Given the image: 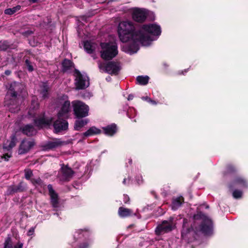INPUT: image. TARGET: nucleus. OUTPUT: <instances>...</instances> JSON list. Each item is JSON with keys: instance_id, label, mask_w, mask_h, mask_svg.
Segmentation results:
<instances>
[{"instance_id": "e433bc0d", "label": "nucleus", "mask_w": 248, "mask_h": 248, "mask_svg": "<svg viewBox=\"0 0 248 248\" xmlns=\"http://www.w3.org/2000/svg\"><path fill=\"white\" fill-rule=\"evenodd\" d=\"M136 181L138 184H141L143 182L142 177L141 175L137 176L136 178Z\"/></svg>"}, {"instance_id": "09e8293b", "label": "nucleus", "mask_w": 248, "mask_h": 248, "mask_svg": "<svg viewBox=\"0 0 248 248\" xmlns=\"http://www.w3.org/2000/svg\"><path fill=\"white\" fill-rule=\"evenodd\" d=\"M132 160L131 159L129 160V163H131Z\"/></svg>"}, {"instance_id": "a19ab883", "label": "nucleus", "mask_w": 248, "mask_h": 248, "mask_svg": "<svg viewBox=\"0 0 248 248\" xmlns=\"http://www.w3.org/2000/svg\"><path fill=\"white\" fill-rule=\"evenodd\" d=\"M23 244L20 243H18L15 246V248H22Z\"/></svg>"}, {"instance_id": "412c9836", "label": "nucleus", "mask_w": 248, "mask_h": 248, "mask_svg": "<svg viewBox=\"0 0 248 248\" xmlns=\"http://www.w3.org/2000/svg\"><path fill=\"white\" fill-rule=\"evenodd\" d=\"M96 45L91 41H85L84 42V48L88 53H92L95 48Z\"/></svg>"}, {"instance_id": "9d476101", "label": "nucleus", "mask_w": 248, "mask_h": 248, "mask_svg": "<svg viewBox=\"0 0 248 248\" xmlns=\"http://www.w3.org/2000/svg\"><path fill=\"white\" fill-rule=\"evenodd\" d=\"M175 222L173 217H170L168 220L163 221L161 224L158 225L155 229L156 233L160 234L161 233L168 232L175 227Z\"/></svg>"}, {"instance_id": "2f4dec72", "label": "nucleus", "mask_w": 248, "mask_h": 248, "mask_svg": "<svg viewBox=\"0 0 248 248\" xmlns=\"http://www.w3.org/2000/svg\"><path fill=\"white\" fill-rule=\"evenodd\" d=\"M32 175V171L30 170H25V178L29 180L31 178V176Z\"/></svg>"}, {"instance_id": "de8ad7c7", "label": "nucleus", "mask_w": 248, "mask_h": 248, "mask_svg": "<svg viewBox=\"0 0 248 248\" xmlns=\"http://www.w3.org/2000/svg\"><path fill=\"white\" fill-rule=\"evenodd\" d=\"M78 232H76V233H75V234H74V238H75V237H76V236L77 235V234H78Z\"/></svg>"}, {"instance_id": "20e7f679", "label": "nucleus", "mask_w": 248, "mask_h": 248, "mask_svg": "<svg viewBox=\"0 0 248 248\" xmlns=\"http://www.w3.org/2000/svg\"><path fill=\"white\" fill-rule=\"evenodd\" d=\"M39 107V104L37 102L33 100L30 110L29 111V115L30 117L34 118V122L36 126L39 127H43L50 125L52 121V118L46 117L44 114H42L39 116H36L37 112L34 111Z\"/></svg>"}, {"instance_id": "f3484780", "label": "nucleus", "mask_w": 248, "mask_h": 248, "mask_svg": "<svg viewBox=\"0 0 248 248\" xmlns=\"http://www.w3.org/2000/svg\"><path fill=\"white\" fill-rule=\"evenodd\" d=\"M101 132V129L95 127H91L87 131L82 134L83 136L85 137L92 136L93 135L100 134Z\"/></svg>"}, {"instance_id": "72a5a7b5", "label": "nucleus", "mask_w": 248, "mask_h": 248, "mask_svg": "<svg viewBox=\"0 0 248 248\" xmlns=\"http://www.w3.org/2000/svg\"><path fill=\"white\" fill-rule=\"evenodd\" d=\"M136 113V110L134 108H130L128 111H127V115L128 116V117L132 119L133 118L132 117V114L133 113Z\"/></svg>"}, {"instance_id": "ea45409f", "label": "nucleus", "mask_w": 248, "mask_h": 248, "mask_svg": "<svg viewBox=\"0 0 248 248\" xmlns=\"http://www.w3.org/2000/svg\"><path fill=\"white\" fill-rule=\"evenodd\" d=\"M124 203H126L129 201V198L127 195H124Z\"/></svg>"}, {"instance_id": "5701e85b", "label": "nucleus", "mask_w": 248, "mask_h": 248, "mask_svg": "<svg viewBox=\"0 0 248 248\" xmlns=\"http://www.w3.org/2000/svg\"><path fill=\"white\" fill-rule=\"evenodd\" d=\"M89 122L88 119L77 120L75 124L74 128L76 130H80V129L86 125Z\"/></svg>"}, {"instance_id": "7ed1b4c3", "label": "nucleus", "mask_w": 248, "mask_h": 248, "mask_svg": "<svg viewBox=\"0 0 248 248\" xmlns=\"http://www.w3.org/2000/svg\"><path fill=\"white\" fill-rule=\"evenodd\" d=\"M59 103L61 107L58 113V119L54 122L53 125L56 132H60L68 128V124L63 119H66L69 116L71 110L70 103L66 95H62L59 99Z\"/></svg>"}, {"instance_id": "cd10ccee", "label": "nucleus", "mask_w": 248, "mask_h": 248, "mask_svg": "<svg viewBox=\"0 0 248 248\" xmlns=\"http://www.w3.org/2000/svg\"><path fill=\"white\" fill-rule=\"evenodd\" d=\"M47 90L48 87L45 84H43V88L41 92V94L42 96V97L44 98H45L46 97H47Z\"/></svg>"}, {"instance_id": "6ab92c4d", "label": "nucleus", "mask_w": 248, "mask_h": 248, "mask_svg": "<svg viewBox=\"0 0 248 248\" xmlns=\"http://www.w3.org/2000/svg\"><path fill=\"white\" fill-rule=\"evenodd\" d=\"M104 133L108 136H113L116 132V126L113 124L106 127H103Z\"/></svg>"}, {"instance_id": "bb28decb", "label": "nucleus", "mask_w": 248, "mask_h": 248, "mask_svg": "<svg viewBox=\"0 0 248 248\" xmlns=\"http://www.w3.org/2000/svg\"><path fill=\"white\" fill-rule=\"evenodd\" d=\"M21 8L20 5H17L12 8L6 9L4 11V13L6 15H11L19 10Z\"/></svg>"}, {"instance_id": "c9c22d12", "label": "nucleus", "mask_w": 248, "mask_h": 248, "mask_svg": "<svg viewBox=\"0 0 248 248\" xmlns=\"http://www.w3.org/2000/svg\"><path fill=\"white\" fill-rule=\"evenodd\" d=\"M32 183L35 185H39L41 184L42 182L40 178H37V179L32 180Z\"/></svg>"}, {"instance_id": "8fccbe9b", "label": "nucleus", "mask_w": 248, "mask_h": 248, "mask_svg": "<svg viewBox=\"0 0 248 248\" xmlns=\"http://www.w3.org/2000/svg\"><path fill=\"white\" fill-rule=\"evenodd\" d=\"M184 72H185V73H186V70H185Z\"/></svg>"}, {"instance_id": "b1692460", "label": "nucleus", "mask_w": 248, "mask_h": 248, "mask_svg": "<svg viewBox=\"0 0 248 248\" xmlns=\"http://www.w3.org/2000/svg\"><path fill=\"white\" fill-rule=\"evenodd\" d=\"M234 184L236 186L244 187L247 186L248 182L242 177H239L236 178V179L234 180Z\"/></svg>"}, {"instance_id": "79ce46f5", "label": "nucleus", "mask_w": 248, "mask_h": 248, "mask_svg": "<svg viewBox=\"0 0 248 248\" xmlns=\"http://www.w3.org/2000/svg\"><path fill=\"white\" fill-rule=\"evenodd\" d=\"M148 102L151 103L153 105H156L157 104V102H156V101H155L154 100H152L151 99H149V102Z\"/></svg>"}, {"instance_id": "49530a36", "label": "nucleus", "mask_w": 248, "mask_h": 248, "mask_svg": "<svg viewBox=\"0 0 248 248\" xmlns=\"http://www.w3.org/2000/svg\"><path fill=\"white\" fill-rule=\"evenodd\" d=\"M38 0H30V1H31L32 3H35L37 2Z\"/></svg>"}, {"instance_id": "a878e982", "label": "nucleus", "mask_w": 248, "mask_h": 248, "mask_svg": "<svg viewBox=\"0 0 248 248\" xmlns=\"http://www.w3.org/2000/svg\"><path fill=\"white\" fill-rule=\"evenodd\" d=\"M73 66V62L67 59H65L62 62V68L64 71H67Z\"/></svg>"}, {"instance_id": "4468645a", "label": "nucleus", "mask_w": 248, "mask_h": 248, "mask_svg": "<svg viewBox=\"0 0 248 248\" xmlns=\"http://www.w3.org/2000/svg\"><path fill=\"white\" fill-rule=\"evenodd\" d=\"M73 171L67 166H63L59 172L58 177L61 181H69L73 176Z\"/></svg>"}, {"instance_id": "0eeeda50", "label": "nucleus", "mask_w": 248, "mask_h": 248, "mask_svg": "<svg viewBox=\"0 0 248 248\" xmlns=\"http://www.w3.org/2000/svg\"><path fill=\"white\" fill-rule=\"evenodd\" d=\"M73 110L76 116L78 118H82L88 115L89 107L83 102L75 100L72 102Z\"/></svg>"}, {"instance_id": "39448f33", "label": "nucleus", "mask_w": 248, "mask_h": 248, "mask_svg": "<svg viewBox=\"0 0 248 248\" xmlns=\"http://www.w3.org/2000/svg\"><path fill=\"white\" fill-rule=\"evenodd\" d=\"M24 89V85L18 82H14L10 84L7 92V96L10 95L14 98L11 101L13 104L6 103V105H8L9 109L11 112H16L19 109L18 106L16 104H15V102L16 103V97L18 93H22Z\"/></svg>"}, {"instance_id": "9b49d317", "label": "nucleus", "mask_w": 248, "mask_h": 248, "mask_svg": "<svg viewBox=\"0 0 248 248\" xmlns=\"http://www.w3.org/2000/svg\"><path fill=\"white\" fill-rule=\"evenodd\" d=\"M133 19L137 22H144L148 15V11L145 9L133 8L130 9Z\"/></svg>"}, {"instance_id": "c03bdc74", "label": "nucleus", "mask_w": 248, "mask_h": 248, "mask_svg": "<svg viewBox=\"0 0 248 248\" xmlns=\"http://www.w3.org/2000/svg\"><path fill=\"white\" fill-rule=\"evenodd\" d=\"M142 99L143 100H146L147 101L149 102V99H150V98H149L148 97L146 96V97H143L142 98Z\"/></svg>"}, {"instance_id": "4be33fe9", "label": "nucleus", "mask_w": 248, "mask_h": 248, "mask_svg": "<svg viewBox=\"0 0 248 248\" xmlns=\"http://www.w3.org/2000/svg\"><path fill=\"white\" fill-rule=\"evenodd\" d=\"M184 202V199L182 197H179L173 199L171 208L173 210H177Z\"/></svg>"}, {"instance_id": "6e6552de", "label": "nucleus", "mask_w": 248, "mask_h": 248, "mask_svg": "<svg viewBox=\"0 0 248 248\" xmlns=\"http://www.w3.org/2000/svg\"><path fill=\"white\" fill-rule=\"evenodd\" d=\"M74 76L76 89H83L89 86V79L85 73H81L79 71L75 70Z\"/></svg>"}, {"instance_id": "473e14b6", "label": "nucleus", "mask_w": 248, "mask_h": 248, "mask_svg": "<svg viewBox=\"0 0 248 248\" xmlns=\"http://www.w3.org/2000/svg\"><path fill=\"white\" fill-rule=\"evenodd\" d=\"M25 62L27 66L28 70L30 72L32 71L33 70V68L32 66L31 65V63L30 62V61L28 60H26Z\"/></svg>"}, {"instance_id": "a18cd8bd", "label": "nucleus", "mask_w": 248, "mask_h": 248, "mask_svg": "<svg viewBox=\"0 0 248 248\" xmlns=\"http://www.w3.org/2000/svg\"><path fill=\"white\" fill-rule=\"evenodd\" d=\"M5 74L6 75H9L11 74V71L10 70H6L5 71Z\"/></svg>"}, {"instance_id": "f257e3e1", "label": "nucleus", "mask_w": 248, "mask_h": 248, "mask_svg": "<svg viewBox=\"0 0 248 248\" xmlns=\"http://www.w3.org/2000/svg\"><path fill=\"white\" fill-rule=\"evenodd\" d=\"M117 31L120 41L127 43L123 46V50L132 54L138 51L140 44L148 46L157 40L161 29L156 23L144 24L136 28L132 21L126 20L119 23Z\"/></svg>"}, {"instance_id": "c85d7f7f", "label": "nucleus", "mask_w": 248, "mask_h": 248, "mask_svg": "<svg viewBox=\"0 0 248 248\" xmlns=\"http://www.w3.org/2000/svg\"><path fill=\"white\" fill-rule=\"evenodd\" d=\"M4 248H13L10 238L8 237L5 241Z\"/></svg>"}, {"instance_id": "ddd939ff", "label": "nucleus", "mask_w": 248, "mask_h": 248, "mask_svg": "<svg viewBox=\"0 0 248 248\" xmlns=\"http://www.w3.org/2000/svg\"><path fill=\"white\" fill-rule=\"evenodd\" d=\"M34 145L33 140H24L22 141L18 149L19 154L22 155L28 153Z\"/></svg>"}, {"instance_id": "a211bd4d", "label": "nucleus", "mask_w": 248, "mask_h": 248, "mask_svg": "<svg viewBox=\"0 0 248 248\" xmlns=\"http://www.w3.org/2000/svg\"><path fill=\"white\" fill-rule=\"evenodd\" d=\"M22 132L27 136H32L36 134V130L30 124H27L22 128Z\"/></svg>"}, {"instance_id": "7c9ffc66", "label": "nucleus", "mask_w": 248, "mask_h": 248, "mask_svg": "<svg viewBox=\"0 0 248 248\" xmlns=\"http://www.w3.org/2000/svg\"><path fill=\"white\" fill-rule=\"evenodd\" d=\"M90 244L88 242H84L80 244L77 247L75 248H89Z\"/></svg>"}, {"instance_id": "f8f14e48", "label": "nucleus", "mask_w": 248, "mask_h": 248, "mask_svg": "<svg viewBox=\"0 0 248 248\" xmlns=\"http://www.w3.org/2000/svg\"><path fill=\"white\" fill-rule=\"evenodd\" d=\"M16 138L15 136H12L10 140H7L3 144V155L2 158L5 161H8L9 158L12 156V149L15 146L16 144Z\"/></svg>"}, {"instance_id": "393cba45", "label": "nucleus", "mask_w": 248, "mask_h": 248, "mask_svg": "<svg viewBox=\"0 0 248 248\" xmlns=\"http://www.w3.org/2000/svg\"><path fill=\"white\" fill-rule=\"evenodd\" d=\"M149 78L147 76H139L137 77V81L138 84L141 85H146L149 81Z\"/></svg>"}, {"instance_id": "423d86ee", "label": "nucleus", "mask_w": 248, "mask_h": 248, "mask_svg": "<svg viewBox=\"0 0 248 248\" xmlns=\"http://www.w3.org/2000/svg\"><path fill=\"white\" fill-rule=\"evenodd\" d=\"M101 56L104 60H110L115 57L118 53V47L115 43H102Z\"/></svg>"}, {"instance_id": "dca6fc26", "label": "nucleus", "mask_w": 248, "mask_h": 248, "mask_svg": "<svg viewBox=\"0 0 248 248\" xmlns=\"http://www.w3.org/2000/svg\"><path fill=\"white\" fill-rule=\"evenodd\" d=\"M49 191V195L51 198V202L53 207L56 208L58 206V198L57 194L55 193L53 189L52 186L49 185L47 186Z\"/></svg>"}, {"instance_id": "4c0bfd02", "label": "nucleus", "mask_w": 248, "mask_h": 248, "mask_svg": "<svg viewBox=\"0 0 248 248\" xmlns=\"http://www.w3.org/2000/svg\"><path fill=\"white\" fill-rule=\"evenodd\" d=\"M34 227H31L28 231V232H27V234L29 236L32 235L33 234V233H34Z\"/></svg>"}, {"instance_id": "f03ea898", "label": "nucleus", "mask_w": 248, "mask_h": 248, "mask_svg": "<svg viewBox=\"0 0 248 248\" xmlns=\"http://www.w3.org/2000/svg\"><path fill=\"white\" fill-rule=\"evenodd\" d=\"M201 218L202 220L200 222L201 225L198 228L192 226L190 229L188 228V222L187 219H184L183 222V230L182 232V237L183 239L186 240L187 237L193 235L194 233L201 232L205 235H210L213 232V225L211 220L204 215L200 213L194 216V219H197Z\"/></svg>"}, {"instance_id": "aec40b11", "label": "nucleus", "mask_w": 248, "mask_h": 248, "mask_svg": "<svg viewBox=\"0 0 248 248\" xmlns=\"http://www.w3.org/2000/svg\"><path fill=\"white\" fill-rule=\"evenodd\" d=\"M133 213L132 211L128 208L120 207L119 208L118 214L122 217H125L131 216Z\"/></svg>"}, {"instance_id": "c756f323", "label": "nucleus", "mask_w": 248, "mask_h": 248, "mask_svg": "<svg viewBox=\"0 0 248 248\" xmlns=\"http://www.w3.org/2000/svg\"><path fill=\"white\" fill-rule=\"evenodd\" d=\"M232 196L235 199L240 198L242 196V192L240 190H235L232 193Z\"/></svg>"}, {"instance_id": "37998d69", "label": "nucleus", "mask_w": 248, "mask_h": 248, "mask_svg": "<svg viewBox=\"0 0 248 248\" xmlns=\"http://www.w3.org/2000/svg\"><path fill=\"white\" fill-rule=\"evenodd\" d=\"M133 97L134 96L132 94H129L128 96L127 99L128 100H131L133 99Z\"/></svg>"}, {"instance_id": "1a4fd4ad", "label": "nucleus", "mask_w": 248, "mask_h": 248, "mask_svg": "<svg viewBox=\"0 0 248 248\" xmlns=\"http://www.w3.org/2000/svg\"><path fill=\"white\" fill-rule=\"evenodd\" d=\"M98 66L101 72L115 75L118 74L121 69L119 63L114 62H110L108 63H101L99 64Z\"/></svg>"}, {"instance_id": "2eb2a0df", "label": "nucleus", "mask_w": 248, "mask_h": 248, "mask_svg": "<svg viewBox=\"0 0 248 248\" xmlns=\"http://www.w3.org/2000/svg\"><path fill=\"white\" fill-rule=\"evenodd\" d=\"M65 142L61 139H55L48 142L45 146L46 149H53L63 145Z\"/></svg>"}, {"instance_id": "58836bf2", "label": "nucleus", "mask_w": 248, "mask_h": 248, "mask_svg": "<svg viewBox=\"0 0 248 248\" xmlns=\"http://www.w3.org/2000/svg\"><path fill=\"white\" fill-rule=\"evenodd\" d=\"M129 182H130V179L129 178L128 179H124L123 181V183L124 185H126L127 184H128L129 183Z\"/></svg>"}, {"instance_id": "f704fd0d", "label": "nucleus", "mask_w": 248, "mask_h": 248, "mask_svg": "<svg viewBox=\"0 0 248 248\" xmlns=\"http://www.w3.org/2000/svg\"><path fill=\"white\" fill-rule=\"evenodd\" d=\"M7 45L5 42H0V50H3L6 49Z\"/></svg>"}]
</instances>
